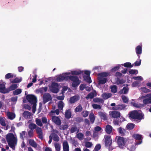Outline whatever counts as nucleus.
I'll use <instances>...</instances> for the list:
<instances>
[{
  "mask_svg": "<svg viewBox=\"0 0 151 151\" xmlns=\"http://www.w3.org/2000/svg\"><path fill=\"white\" fill-rule=\"evenodd\" d=\"M6 139L10 147L12 149L14 148L15 145L17 144V140L14 134L9 133L6 135Z\"/></svg>",
  "mask_w": 151,
  "mask_h": 151,
  "instance_id": "obj_1",
  "label": "nucleus"
},
{
  "mask_svg": "<svg viewBox=\"0 0 151 151\" xmlns=\"http://www.w3.org/2000/svg\"><path fill=\"white\" fill-rule=\"evenodd\" d=\"M129 117L131 119L140 120L144 118V115L142 113H139L136 110L130 111L129 114Z\"/></svg>",
  "mask_w": 151,
  "mask_h": 151,
  "instance_id": "obj_2",
  "label": "nucleus"
},
{
  "mask_svg": "<svg viewBox=\"0 0 151 151\" xmlns=\"http://www.w3.org/2000/svg\"><path fill=\"white\" fill-rule=\"evenodd\" d=\"M105 142V146L108 148L109 151H112L113 148L111 146L112 143V140L110 136L105 135L104 139Z\"/></svg>",
  "mask_w": 151,
  "mask_h": 151,
  "instance_id": "obj_3",
  "label": "nucleus"
},
{
  "mask_svg": "<svg viewBox=\"0 0 151 151\" xmlns=\"http://www.w3.org/2000/svg\"><path fill=\"white\" fill-rule=\"evenodd\" d=\"M69 79L73 81L72 84V86L73 87H76L79 84V80L78 77L72 76H68V80Z\"/></svg>",
  "mask_w": 151,
  "mask_h": 151,
  "instance_id": "obj_4",
  "label": "nucleus"
},
{
  "mask_svg": "<svg viewBox=\"0 0 151 151\" xmlns=\"http://www.w3.org/2000/svg\"><path fill=\"white\" fill-rule=\"evenodd\" d=\"M127 142L126 138L119 136L117 139V142L119 147L123 148Z\"/></svg>",
  "mask_w": 151,
  "mask_h": 151,
  "instance_id": "obj_5",
  "label": "nucleus"
},
{
  "mask_svg": "<svg viewBox=\"0 0 151 151\" xmlns=\"http://www.w3.org/2000/svg\"><path fill=\"white\" fill-rule=\"evenodd\" d=\"M70 74V73H66L60 74L57 77L56 80L58 82H62L64 80L67 81L68 80V76Z\"/></svg>",
  "mask_w": 151,
  "mask_h": 151,
  "instance_id": "obj_6",
  "label": "nucleus"
},
{
  "mask_svg": "<svg viewBox=\"0 0 151 151\" xmlns=\"http://www.w3.org/2000/svg\"><path fill=\"white\" fill-rule=\"evenodd\" d=\"M59 85L58 83L55 82L52 83L51 86L50 87V91L54 93H57L59 89L58 88Z\"/></svg>",
  "mask_w": 151,
  "mask_h": 151,
  "instance_id": "obj_7",
  "label": "nucleus"
},
{
  "mask_svg": "<svg viewBox=\"0 0 151 151\" xmlns=\"http://www.w3.org/2000/svg\"><path fill=\"white\" fill-rule=\"evenodd\" d=\"M26 98L30 104H36L37 103V98L33 95H27L26 96Z\"/></svg>",
  "mask_w": 151,
  "mask_h": 151,
  "instance_id": "obj_8",
  "label": "nucleus"
},
{
  "mask_svg": "<svg viewBox=\"0 0 151 151\" xmlns=\"http://www.w3.org/2000/svg\"><path fill=\"white\" fill-rule=\"evenodd\" d=\"M43 101L45 104L47 102L51 100L52 99L51 95L48 93H45L43 95Z\"/></svg>",
  "mask_w": 151,
  "mask_h": 151,
  "instance_id": "obj_9",
  "label": "nucleus"
},
{
  "mask_svg": "<svg viewBox=\"0 0 151 151\" xmlns=\"http://www.w3.org/2000/svg\"><path fill=\"white\" fill-rule=\"evenodd\" d=\"M52 121L53 123L57 125L60 126L61 124V120L58 116H52Z\"/></svg>",
  "mask_w": 151,
  "mask_h": 151,
  "instance_id": "obj_10",
  "label": "nucleus"
},
{
  "mask_svg": "<svg viewBox=\"0 0 151 151\" xmlns=\"http://www.w3.org/2000/svg\"><path fill=\"white\" fill-rule=\"evenodd\" d=\"M143 103L145 105L151 104V93L147 94V98L143 99Z\"/></svg>",
  "mask_w": 151,
  "mask_h": 151,
  "instance_id": "obj_11",
  "label": "nucleus"
},
{
  "mask_svg": "<svg viewBox=\"0 0 151 151\" xmlns=\"http://www.w3.org/2000/svg\"><path fill=\"white\" fill-rule=\"evenodd\" d=\"M127 106L124 104H120L117 105L115 107L112 108V109L114 110H124Z\"/></svg>",
  "mask_w": 151,
  "mask_h": 151,
  "instance_id": "obj_12",
  "label": "nucleus"
},
{
  "mask_svg": "<svg viewBox=\"0 0 151 151\" xmlns=\"http://www.w3.org/2000/svg\"><path fill=\"white\" fill-rule=\"evenodd\" d=\"M36 129V132L38 134L39 138L40 139H42L43 136L42 131L41 128L39 127H37Z\"/></svg>",
  "mask_w": 151,
  "mask_h": 151,
  "instance_id": "obj_13",
  "label": "nucleus"
},
{
  "mask_svg": "<svg viewBox=\"0 0 151 151\" xmlns=\"http://www.w3.org/2000/svg\"><path fill=\"white\" fill-rule=\"evenodd\" d=\"M142 45H139L137 46L135 48L136 53L138 56L139 59L140 58V55H139L141 54L142 53Z\"/></svg>",
  "mask_w": 151,
  "mask_h": 151,
  "instance_id": "obj_14",
  "label": "nucleus"
},
{
  "mask_svg": "<svg viewBox=\"0 0 151 151\" xmlns=\"http://www.w3.org/2000/svg\"><path fill=\"white\" fill-rule=\"evenodd\" d=\"M0 92L3 93H8V88H6L5 85L4 83L0 84Z\"/></svg>",
  "mask_w": 151,
  "mask_h": 151,
  "instance_id": "obj_15",
  "label": "nucleus"
},
{
  "mask_svg": "<svg viewBox=\"0 0 151 151\" xmlns=\"http://www.w3.org/2000/svg\"><path fill=\"white\" fill-rule=\"evenodd\" d=\"M63 151H69V147L68 143L67 140L64 141L63 143Z\"/></svg>",
  "mask_w": 151,
  "mask_h": 151,
  "instance_id": "obj_16",
  "label": "nucleus"
},
{
  "mask_svg": "<svg viewBox=\"0 0 151 151\" xmlns=\"http://www.w3.org/2000/svg\"><path fill=\"white\" fill-rule=\"evenodd\" d=\"M112 117L114 118H117L120 116V113L116 111H112L111 113Z\"/></svg>",
  "mask_w": 151,
  "mask_h": 151,
  "instance_id": "obj_17",
  "label": "nucleus"
},
{
  "mask_svg": "<svg viewBox=\"0 0 151 151\" xmlns=\"http://www.w3.org/2000/svg\"><path fill=\"white\" fill-rule=\"evenodd\" d=\"M98 114L101 119H103L104 120H106L107 119L106 114V113L102 111H99L98 112Z\"/></svg>",
  "mask_w": 151,
  "mask_h": 151,
  "instance_id": "obj_18",
  "label": "nucleus"
},
{
  "mask_svg": "<svg viewBox=\"0 0 151 151\" xmlns=\"http://www.w3.org/2000/svg\"><path fill=\"white\" fill-rule=\"evenodd\" d=\"M97 95V93L96 91L94 92H91L88 93L87 96L86 97V98L87 99H92L94 96H96Z\"/></svg>",
  "mask_w": 151,
  "mask_h": 151,
  "instance_id": "obj_19",
  "label": "nucleus"
},
{
  "mask_svg": "<svg viewBox=\"0 0 151 151\" xmlns=\"http://www.w3.org/2000/svg\"><path fill=\"white\" fill-rule=\"evenodd\" d=\"M79 99L78 96H75L70 98L69 101L71 104H73L77 101Z\"/></svg>",
  "mask_w": 151,
  "mask_h": 151,
  "instance_id": "obj_20",
  "label": "nucleus"
},
{
  "mask_svg": "<svg viewBox=\"0 0 151 151\" xmlns=\"http://www.w3.org/2000/svg\"><path fill=\"white\" fill-rule=\"evenodd\" d=\"M113 128L109 124L107 125L106 127L105 131L108 134H110L112 132Z\"/></svg>",
  "mask_w": 151,
  "mask_h": 151,
  "instance_id": "obj_21",
  "label": "nucleus"
},
{
  "mask_svg": "<svg viewBox=\"0 0 151 151\" xmlns=\"http://www.w3.org/2000/svg\"><path fill=\"white\" fill-rule=\"evenodd\" d=\"M53 140L55 142H58L60 140V138L55 133H51L50 135Z\"/></svg>",
  "mask_w": 151,
  "mask_h": 151,
  "instance_id": "obj_22",
  "label": "nucleus"
},
{
  "mask_svg": "<svg viewBox=\"0 0 151 151\" xmlns=\"http://www.w3.org/2000/svg\"><path fill=\"white\" fill-rule=\"evenodd\" d=\"M70 131L71 133H73L76 132L78 133L79 132V129L76 126H73L71 127Z\"/></svg>",
  "mask_w": 151,
  "mask_h": 151,
  "instance_id": "obj_23",
  "label": "nucleus"
},
{
  "mask_svg": "<svg viewBox=\"0 0 151 151\" xmlns=\"http://www.w3.org/2000/svg\"><path fill=\"white\" fill-rule=\"evenodd\" d=\"M31 113L27 111H24L23 113L22 116L25 119L29 118Z\"/></svg>",
  "mask_w": 151,
  "mask_h": 151,
  "instance_id": "obj_24",
  "label": "nucleus"
},
{
  "mask_svg": "<svg viewBox=\"0 0 151 151\" xmlns=\"http://www.w3.org/2000/svg\"><path fill=\"white\" fill-rule=\"evenodd\" d=\"M89 117L91 123L92 124L93 123L95 120V118L93 113L91 112L89 115Z\"/></svg>",
  "mask_w": 151,
  "mask_h": 151,
  "instance_id": "obj_25",
  "label": "nucleus"
},
{
  "mask_svg": "<svg viewBox=\"0 0 151 151\" xmlns=\"http://www.w3.org/2000/svg\"><path fill=\"white\" fill-rule=\"evenodd\" d=\"M18 87L17 85V84H13L11 85L8 88V93L10 91L15 90Z\"/></svg>",
  "mask_w": 151,
  "mask_h": 151,
  "instance_id": "obj_26",
  "label": "nucleus"
},
{
  "mask_svg": "<svg viewBox=\"0 0 151 151\" xmlns=\"http://www.w3.org/2000/svg\"><path fill=\"white\" fill-rule=\"evenodd\" d=\"M107 79L106 78L101 77L99 79V84H104L107 81Z\"/></svg>",
  "mask_w": 151,
  "mask_h": 151,
  "instance_id": "obj_27",
  "label": "nucleus"
},
{
  "mask_svg": "<svg viewBox=\"0 0 151 151\" xmlns=\"http://www.w3.org/2000/svg\"><path fill=\"white\" fill-rule=\"evenodd\" d=\"M117 131L122 136H124L125 135L126 132L125 130L120 127L117 129Z\"/></svg>",
  "mask_w": 151,
  "mask_h": 151,
  "instance_id": "obj_28",
  "label": "nucleus"
},
{
  "mask_svg": "<svg viewBox=\"0 0 151 151\" xmlns=\"http://www.w3.org/2000/svg\"><path fill=\"white\" fill-rule=\"evenodd\" d=\"M65 116V117L67 119H69L71 117V112L70 109L66 110Z\"/></svg>",
  "mask_w": 151,
  "mask_h": 151,
  "instance_id": "obj_29",
  "label": "nucleus"
},
{
  "mask_svg": "<svg viewBox=\"0 0 151 151\" xmlns=\"http://www.w3.org/2000/svg\"><path fill=\"white\" fill-rule=\"evenodd\" d=\"M7 116L9 119L11 120L13 119L15 117V115L14 113L10 112L7 113Z\"/></svg>",
  "mask_w": 151,
  "mask_h": 151,
  "instance_id": "obj_30",
  "label": "nucleus"
},
{
  "mask_svg": "<svg viewBox=\"0 0 151 151\" xmlns=\"http://www.w3.org/2000/svg\"><path fill=\"white\" fill-rule=\"evenodd\" d=\"M135 126L134 124L131 123H129L126 126V129L128 130H132L134 128Z\"/></svg>",
  "mask_w": 151,
  "mask_h": 151,
  "instance_id": "obj_31",
  "label": "nucleus"
},
{
  "mask_svg": "<svg viewBox=\"0 0 151 151\" xmlns=\"http://www.w3.org/2000/svg\"><path fill=\"white\" fill-rule=\"evenodd\" d=\"M29 144L33 147L36 148L37 147V144L33 139H29Z\"/></svg>",
  "mask_w": 151,
  "mask_h": 151,
  "instance_id": "obj_32",
  "label": "nucleus"
},
{
  "mask_svg": "<svg viewBox=\"0 0 151 151\" xmlns=\"http://www.w3.org/2000/svg\"><path fill=\"white\" fill-rule=\"evenodd\" d=\"M129 88H128L124 87L119 92L120 94H127L128 92Z\"/></svg>",
  "mask_w": 151,
  "mask_h": 151,
  "instance_id": "obj_33",
  "label": "nucleus"
},
{
  "mask_svg": "<svg viewBox=\"0 0 151 151\" xmlns=\"http://www.w3.org/2000/svg\"><path fill=\"white\" fill-rule=\"evenodd\" d=\"M76 137L79 140L81 141L84 139V136L82 133L80 132L77 134Z\"/></svg>",
  "mask_w": 151,
  "mask_h": 151,
  "instance_id": "obj_34",
  "label": "nucleus"
},
{
  "mask_svg": "<svg viewBox=\"0 0 151 151\" xmlns=\"http://www.w3.org/2000/svg\"><path fill=\"white\" fill-rule=\"evenodd\" d=\"M111 95V93H104L102 95V96L104 99H107L110 97Z\"/></svg>",
  "mask_w": 151,
  "mask_h": 151,
  "instance_id": "obj_35",
  "label": "nucleus"
},
{
  "mask_svg": "<svg viewBox=\"0 0 151 151\" xmlns=\"http://www.w3.org/2000/svg\"><path fill=\"white\" fill-rule=\"evenodd\" d=\"M83 110V108L81 104H79L75 109L74 111L75 112H80Z\"/></svg>",
  "mask_w": 151,
  "mask_h": 151,
  "instance_id": "obj_36",
  "label": "nucleus"
},
{
  "mask_svg": "<svg viewBox=\"0 0 151 151\" xmlns=\"http://www.w3.org/2000/svg\"><path fill=\"white\" fill-rule=\"evenodd\" d=\"M93 101L95 103L102 104L104 102V100L99 98H96L93 99Z\"/></svg>",
  "mask_w": 151,
  "mask_h": 151,
  "instance_id": "obj_37",
  "label": "nucleus"
},
{
  "mask_svg": "<svg viewBox=\"0 0 151 151\" xmlns=\"http://www.w3.org/2000/svg\"><path fill=\"white\" fill-rule=\"evenodd\" d=\"M28 127L30 129V130L33 131V130L36 129L37 127L36 124L34 123H31L29 124Z\"/></svg>",
  "mask_w": 151,
  "mask_h": 151,
  "instance_id": "obj_38",
  "label": "nucleus"
},
{
  "mask_svg": "<svg viewBox=\"0 0 151 151\" xmlns=\"http://www.w3.org/2000/svg\"><path fill=\"white\" fill-rule=\"evenodd\" d=\"M133 137L136 140H142V139L141 135L138 134H134L133 135Z\"/></svg>",
  "mask_w": 151,
  "mask_h": 151,
  "instance_id": "obj_39",
  "label": "nucleus"
},
{
  "mask_svg": "<svg viewBox=\"0 0 151 151\" xmlns=\"http://www.w3.org/2000/svg\"><path fill=\"white\" fill-rule=\"evenodd\" d=\"M22 92V89H17L14 91L13 92V94L14 95H16L20 94Z\"/></svg>",
  "mask_w": 151,
  "mask_h": 151,
  "instance_id": "obj_40",
  "label": "nucleus"
},
{
  "mask_svg": "<svg viewBox=\"0 0 151 151\" xmlns=\"http://www.w3.org/2000/svg\"><path fill=\"white\" fill-rule=\"evenodd\" d=\"M83 73V71L81 70H75L71 72V74L73 75H78Z\"/></svg>",
  "mask_w": 151,
  "mask_h": 151,
  "instance_id": "obj_41",
  "label": "nucleus"
},
{
  "mask_svg": "<svg viewBox=\"0 0 151 151\" xmlns=\"http://www.w3.org/2000/svg\"><path fill=\"white\" fill-rule=\"evenodd\" d=\"M58 106L59 109L62 110L64 106V104L62 101H60L58 102Z\"/></svg>",
  "mask_w": 151,
  "mask_h": 151,
  "instance_id": "obj_42",
  "label": "nucleus"
},
{
  "mask_svg": "<svg viewBox=\"0 0 151 151\" xmlns=\"http://www.w3.org/2000/svg\"><path fill=\"white\" fill-rule=\"evenodd\" d=\"M109 75V73L106 72L99 73L98 74V76L100 77H107Z\"/></svg>",
  "mask_w": 151,
  "mask_h": 151,
  "instance_id": "obj_43",
  "label": "nucleus"
},
{
  "mask_svg": "<svg viewBox=\"0 0 151 151\" xmlns=\"http://www.w3.org/2000/svg\"><path fill=\"white\" fill-rule=\"evenodd\" d=\"M125 67L131 68L133 66V65H132L131 63L130 62H126L125 63L124 65H122Z\"/></svg>",
  "mask_w": 151,
  "mask_h": 151,
  "instance_id": "obj_44",
  "label": "nucleus"
},
{
  "mask_svg": "<svg viewBox=\"0 0 151 151\" xmlns=\"http://www.w3.org/2000/svg\"><path fill=\"white\" fill-rule=\"evenodd\" d=\"M36 124L40 127H42L43 126L41 121L40 119L36 118L35 120Z\"/></svg>",
  "mask_w": 151,
  "mask_h": 151,
  "instance_id": "obj_45",
  "label": "nucleus"
},
{
  "mask_svg": "<svg viewBox=\"0 0 151 151\" xmlns=\"http://www.w3.org/2000/svg\"><path fill=\"white\" fill-rule=\"evenodd\" d=\"M141 60L140 59H139L138 60L136 61L134 63L132 64L133 66H138L140 65L141 64Z\"/></svg>",
  "mask_w": 151,
  "mask_h": 151,
  "instance_id": "obj_46",
  "label": "nucleus"
},
{
  "mask_svg": "<svg viewBox=\"0 0 151 151\" xmlns=\"http://www.w3.org/2000/svg\"><path fill=\"white\" fill-rule=\"evenodd\" d=\"M5 119V118L4 117L0 118V124L2 126H4L6 125Z\"/></svg>",
  "mask_w": 151,
  "mask_h": 151,
  "instance_id": "obj_47",
  "label": "nucleus"
},
{
  "mask_svg": "<svg viewBox=\"0 0 151 151\" xmlns=\"http://www.w3.org/2000/svg\"><path fill=\"white\" fill-rule=\"evenodd\" d=\"M55 150L57 151H60V145L58 143H56L54 144Z\"/></svg>",
  "mask_w": 151,
  "mask_h": 151,
  "instance_id": "obj_48",
  "label": "nucleus"
},
{
  "mask_svg": "<svg viewBox=\"0 0 151 151\" xmlns=\"http://www.w3.org/2000/svg\"><path fill=\"white\" fill-rule=\"evenodd\" d=\"M60 126L59 128L60 130H65L68 127V126L67 124H65L64 125H60Z\"/></svg>",
  "mask_w": 151,
  "mask_h": 151,
  "instance_id": "obj_49",
  "label": "nucleus"
},
{
  "mask_svg": "<svg viewBox=\"0 0 151 151\" xmlns=\"http://www.w3.org/2000/svg\"><path fill=\"white\" fill-rule=\"evenodd\" d=\"M111 91L112 93H115L117 91V87L115 85H114L111 86Z\"/></svg>",
  "mask_w": 151,
  "mask_h": 151,
  "instance_id": "obj_50",
  "label": "nucleus"
},
{
  "mask_svg": "<svg viewBox=\"0 0 151 151\" xmlns=\"http://www.w3.org/2000/svg\"><path fill=\"white\" fill-rule=\"evenodd\" d=\"M141 91L145 93H147L150 91V89L147 88L145 87H142L141 88Z\"/></svg>",
  "mask_w": 151,
  "mask_h": 151,
  "instance_id": "obj_51",
  "label": "nucleus"
},
{
  "mask_svg": "<svg viewBox=\"0 0 151 151\" xmlns=\"http://www.w3.org/2000/svg\"><path fill=\"white\" fill-rule=\"evenodd\" d=\"M83 78L88 83H90L91 82V77L88 76H84Z\"/></svg>",
  "mask_w": 151,
  "mask_h": 151,
  "instance_id": "obj_52",
  "label": "nucleus"
},
{
  "mask_svg": "<svg viewBox=\"0 0 151 151\" xmlns=\"http://www.w3.org/2000/svg\"><path fill=\"white\" fill-rule=\"evenodd\" d=\"M129 73L132 75L137 74L138 73V70H137L131 69L129 71Z\"/></svg>",
  "mask_w": 151,
  "mask_h": 151,
  "instance_id": "obj_53",
  "label": "nucleus"
},
{
  "mask_svg": "<svg viewBox=\"0 0 151 151\" xmlns=\"http://www.w3.org/2000/svg\"><path fill=\"white\" fill-rule=\"evenodd\" d=\"M122 99L123 102L125 103H127L129 101L128 99L125 96L122 95Z\"/></svg>",
  "mask_w": 151,
  "mask_h": 151,
  "instance_id": "obj_54",
  "label": "nucleus"
},
{
  "mask_svg": "<svg viewBox=\"0 0 151 151\" xmlns=\"http://www.w3.org/2000/svg\"><path fill=\"white\" fill-rule=\"evenodd\" d=\"M93 146L91 142H85V146L87 148H91Z\"/></svg>",
  "mask_w": 151,
  "mask_h": 151,
  "instance_id": "obj_55",
  "label": "nucleus"
},
{
  "mask_svg": "<svg viewBox=\"0 0 151 151\" xmlns=\"http://www.w3.org/2000/svg\"><path fill=\"white\" fill-rule=\"evenodd\" d=\"M101 145L99 144H98L95 146L93 151H98L101 149Z\"/></svg>",
  "mask_w": 151,
  "mask_h": 151,
  "instance_id": "obj_56",
  "label": "nucleus"
},
{
  "mask_svg": "<svg viewBox=\"0 0 151 151\" xmlns=\"http://www.w3.org/2000/svg\"><path fill=\"white\" fill-rule=\"evenodd\" d=\"M22 81V78L19 79L18 78H16L12 80V83H18Z\"/></svg>",
  "mask_w": 151,
  "mask_h": 151,
  "instance_id": "obj_57",
  "label": "nucleus"
},
{
  "mask_svg": "<svg viewBox=\"0 0 151 151\" xmlns=\"http://www.w3.org/2000/svg\"><path fill=\"white\" fill-rule=\"evenodd\" d=\"M92 106L94 109H101V105L96 104H92Z\"/></svg>",
  "mask_w": 151,
  "mask_h": 151,
  "instance_id": "obj_58",
  "label": "nucleus"
},
{
  "mask_svg": "<svg viewBox=\"0 0 151 151\" xmlns=\"http://www.w3.org/2000/svg\"><path fill=\"white\" fill-rule=\"evenodd\" d=\"M88 111H84L82 112L81 114L84 117H87L88 115Z\"/></svg>",
  "mask_w": 151,
  "mask_h": 151,
  "instance_id": "obj_59",
  "label": "nucleus"
},
{
  "mask_svg": "<svg viewBox=\"0 0 151 151\" xmlns=\"http://www.w3.org/2000/svg\"><path fill=\"white\" fill-rule=\"evenodd\" d=\"M116 82L118 85H119V84H123V83H124V81L123 79H119V78H117V79L116 80Z\"/></svg>",
  "mask_w": 151,
  "mask_h": 151,
  "instance_id": "obj_60",
  "label": "nucleus"
},
{
  "mask_svg": "<svg viewBox=\"0 0 151 151\" xmlns=\"http://www.w3.org/2000/svg\"><path fill=\"white\" fill-rule=\"evenodd\" d=\"M13 75L11 73H8L5 76V78L6 79H9L10 78H13Z\"/></svg>",
  "mask_w": 151,
  "mask_h": 151,
  "instance_id": "obj_61",
  "label": "nucleus"
},
{
  "mask_svg": "<svg viewBox=\"0 0 151 151\" xmlns=\"http://www.w3.org/2000/svg\"><path fill=\"white\" fill-rule=\"evenodd\" d=\"M120 66L119 65L115 66L112 68V69L111 70V71L112 72H114L116 71L119 69L120 68Z\"/></svg>",
  "mask_w": 151,
  "mask_h": 151,
  "instance_id": "obj_62",
  "label": "nucleus"
},
{
  "mask_svg": "<svg viewBox=\"0 0 151 151\" xmlns=\"http://www.w3.org/2000/svg\"><path fill=\"white\" fill-rule=\"evenodd\" d=\"M28 134L29 137H32L34 135L33 131L30 130L28 132Z\"/></svg>",
  "mask_w": 151,
  "mask_h": 151,
  "instance_id": "obj_63",
  "label": "nucleus"
},
{
  "mask_svg": "<svg viewBox=\"0 0 151 151\" xmlns=\"http://www.w3.org/2000/svg\"><path fill=\"white\" fill-rule=\"evenodd\" d=\"M47 87H43L41 88L40 89V92L41 93H42L44 91V92H46L47 91Z\"/></svg>",
  "mask_w": 151,
  "mask_h": 151,
  "instance_id": "obj_64",
  "label": "nucleus"
}]
</instances>
